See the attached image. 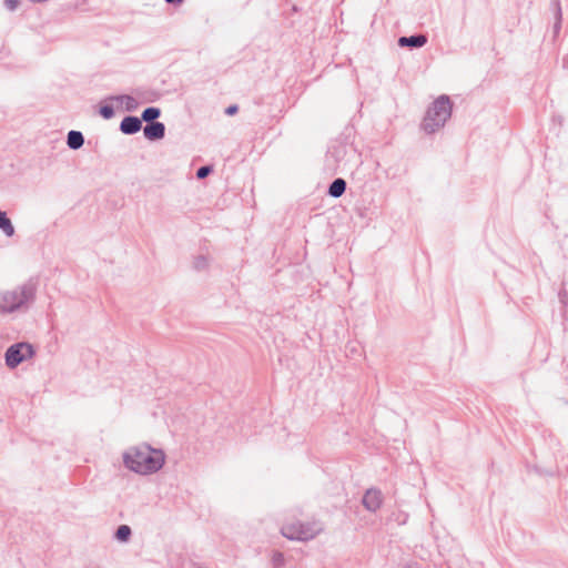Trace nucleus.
<instances>
[{"label": "nucleus", "mask_w": 568, "mask_h": 568, "mask_svg": "<svg viewBox=\"0 0 568 568\" xmlns=\"http://www.w3.org/2000/svg\"><path fill=\"white\" fill-rule=\"evenodd\" d=\"M284 561H285V559H284V556H283V554H282V552H280V551H275V552L273 554V556H272V562H273L274 567H281V566H283V565H284Z\"/></svg>", "instance_id": "6ab92c4d"}, {"label": "nucleus", "mask_w": 568, "mask_h": 568, "mask_svg": "<svg viewBox=\"0 0 568 568\" xmlns=\"http://www.w3.org/2000/svg\"><path fill=\"white\" fill-rule=\"evenodd\" d=\"M237 112V105H230L226 110H225V113L227 115H233Z\"/></svg>", "instance_id": "4be33fe9"}, {"label": "nucleus", "mask_w": 568, "mask_h": 568, "mask_svg": "<svg viewBox=\"0 0 568 568\" xmlns=\"http://www.w3.org/2000/svg\"><path fill=\"white\" fill-rule=\"evenodd\" d=\"M212 172V168L209 165H204L197 169L196 178L202 180L205 179Z\"/></svg>", "instance_id": "aec40b11"}, {"label": "nucleus", "mask_w": 568, "mask_h": 568, "mask_svg": "<svg viewBox=\"0 0 568 568\" xmlns=\"http://www.w3.org/2000/svg\"><path fill=\"white\" fill-rule=\"evenodd\" d=\"M562 63H564V65H565V67H567V65H568V57H565V58H564Z\"/></svg>", "instance_id": "b1692460"}, {"label": "nucleus", "mask_w": 568, "mask_h": 568, "mask_svg": "<svg viewBox=\"0 0 568 568\" xmlns=\"http://www.w3.org/2000/svg\"><path fill=\"white\" fill-rule=\"evenodd\" d=\"M0 230L7 235L12 236L14 234V227L8 219L6 212L0 210Z\"/></svg>", "instance_id": "ddd939ff"}, {"label": "nucleus", "mask_w": 568, "mask_h": 568, "mask_svg": "<svg viewBox=\"0 0 568 568\" xmlns=\"http://www.w3.org/2000/svg\"><path fill=\"white\" fill-rule=\"evenodd\" d=\"M34 349L31 344L27 342L16 343L8 347L4 354L6 365L13 369L18 367L22 362L32 358Z\"/></svg>", "instance_id": "39448f33"}, {"label": "nucleus", "mask_w": 568, "mask_h": 568, "mask_svg": "<svg viewBox=\"0 0 568 568\" xmlns=\"http://www.w3.org/2000/svg\"><path fill=\"white\" fill-rule=\"evenodd\" d=\"M346 190V182L338 178V179H335L329 187H328V194L333 197H339L344 194Z\"/></svg>", "instance_id": "f8f14e48"}, {"label": "nucleus", "mask_w": 568, "mask_h": 568, "mask_svg": "<svg viewBox=\"0 0 568 568\" xmlns=\"http://www.w3.org/2000/svg\"><path fill=\"white\" fill-rule=\"evenodd\" d=\"M131 528L128 525H121L115 531V538L119 541H128L131 536Z\"/></svg>", "instance_id": "dca6fc26"}, {"label": "nucleus", "mask_w": 568, "mask_h": 568, "mask_svg": "<svg viewBox=\"0 0 568 568\" xmlns=\"http://www.w3.org/2000/svg\"><path fill=\"white\" fill-rule=\"evenodd\" d=\"M555 6H556V21L554 23V33L555 36H557L559 32H560V29H561V8H560V3L558 0H556L555 2Z\"/></svg>", "instance_id": "f3484780"}, {"label": "nucleus", "mask_w": 568, "mask_h": 568, "mask_svg": "<svg viewBox=\"0 0 568 568\" xmlns=\"http://www.w3.org/2000/svg\"><path fill=\"white\" fill-rule=\"evenodd\" d=\"M161 115V110L155 106L146 108L141 115V122L145 121L146 123L156 122L155 120Z\"/></svg>", "instance_id": "4468645a"}, {"label": "nucleus", "mask_w": 568, "mask_h": 568, "mask_svg": "<svg viewBox=\"0 0 568 568\" xmlns=\"http://www.w3.org/2000/svg\"><path fill=\"white\" fill-rule=\"evenodd\" d=\"M362 503H363V506L368 511H373V513L376 511L377 509H379V507L383 503V496H382L381 490L375 489V488L367 489L363 496Z\"/></svg>", "instance_id": "423d86ee"}, {"label": "nucleus", "mask_w": 568, "mask_h": 568, "mask_svg": "<svg viewBox=\"0 0 568 568\" xmlns=\"http://www.w3.org/2000/svg\"><path fill=\"white\" fill-rule=\"evenodd\" d=\"M110 100L120 101L128 112L135 111L139 106L136 99L128 94L111 97Z\"/></svg>", "instance_id": "9d476101"}, {"label": "nucleus", "mask_w": 568, "mask_h": 568, "mask_svg": "<svg viewBox=\"0 0 568 568\" xmlns=\"http://www.w3.org/2000/svg\"><path fill=\"white\" fill-rule=\"evenodd\" d=\"M142 128V122L136 116H125L120 123V130L122 133L131 135L138 133Z\"/></svg>", "instance_id": "6e6552de"}, {"label": "nucleus", "mask_w": 568, "mask_h": 568, "mask_svg": "<svg viewBox=\"0 0 568 568\" xmlns=\"http://www.w3.org/2000/svg\"><path fill=\"white\" fill-rule=\"evenodd\" d=\"M122 458L128 469L140 475L154 474L159 471L165 463L163 450L152 448L146 444L128 448L123 453Z\"/></svg>", "instance_id": "f257e3e1"}, {"label": "nucleus", "mask_w": 568, "mask_h": 568, "mask_svg": "<svg viewBox=\"0 0 568 568\" xmlns=\"http://www.w3.org/2000/svg\"><path fill=\"white\" fill-rule=\"evenodd\" d=\"M426 42H427V38L424 34L400 37L398 39V44L400 47L422 48L424 44H426Z\"/></svg>", "instance_id": "1a4fd4ad"}, {"label": "nucleus", "mask_w": 568, "mask_h": 568, "mask_svg": "<svg viewBox=\"0 0 568 568\" xmlns=\"http://www.w3.org/2000/svg\"><path fill=\"white\" fill-rule=\"evenodd\" d=\"M452 115V103L447 95H440L428 108L422 128L427 133L442 129Z\"/></svg>", "instance_id": "7ed1b4c3"}, {"label": "nucleus", "mask_w": 568, "mask_h": 568, "mask_svg": "<svg viewBox=\"0 0 568 568\" xmlns=\"http://www.w3.org/2000/svg\"><path fill=\"white\" fill-rule=\"evenodd\" d=\"M183 0H165V2L173 4V3H182Z\"/></svg>", "instance_id": "5701e85b"}, {"label": "nucleus", "mask_w": 568, "mask_h": 568, "mask_svg": "<svg viewBox=\"0 0 568 568\" xmlns=\"http://www.w3.org/2000/svg\"><path fill=\"white\" fill-rule=\"evenodd\" d=\"M84 143L83 134L80 131H70L67 138V144L71 150L80 149Z\"/></svg>", "instance_id": "9b49d317"}, {"label": "nucleus", "mask_w": 568, "mask_h": 568, "mask_svg": "<svg viewBox=\"0 0 568 568\" xmlns=\"http://www.w3.org/2000/svg\"><path fill=\"white\" fill-rule=\"evenodd\" d=\"M100 114L108 120L114 115V110L111 105H102L100 108Z\"/></svg>", "instance_id": "a211bd4d"}, {"label": "nucleus", "mask_w": 568, "mask_h": 568, "mask_svg": "<svg viewBox=\"0 0 568 568\" xmlns=\"http://www.w3.org/2000/svg\"><path fill=\"white\" fill-rule=\"evenodd\" d=\"M144 136L150 141L161 140L165 135V125L162 122L148 123L143 128Z\"/></svg>", "instance_id": "0eeeda50"}, {"label": "nucleus", "mask_w": 568, "mask_h": 568, "mask_svg": "<svg viewBox=\"0 0 568 568\" xmlns=\"http://www.w3.org/2000/svg\"><path fill=\"white\" fill-rule=\"evenodd\" d=\"M210 266V258L206 255H197L193 260V267L196 271L207 270Z\"/></svg>", "instance_id": "2eb2a0df"}, {"label": "nucleus", "mask_w": 568, "mask_h": 568, "mask_svg": "<svg viewBox=\"0 0 568 568\" xmlns=\"http://www.w3.org/2000/svg\"><path fill=\"white\" fill-rule=\"evenodd\" d=\"M323 529V524L316 519L307 521L294 520L284 524L281 528V534L290 540L308 541L318 536Z\"/></svg>", "instance_id": "20e7f679"}, {"label": "nucleus", "mask_w": 568, "mask_h": 568, "mask_svg": "<svg viewBox=\"0 0 568 568\" xmlns=\"http://www.w3.org/2000/svg\"><path fill=\"white\" fill-rule=\"evenodd\" d=\"M19 0H6L4 6L9 11H14L19 6Z\"/></svg>", "instance_id": "412c9836"}, {"label": "nucleus", "mask_w": 568, "mask_h": 568, "mask_svg": "<svg viewBox=\"0 0 568 568\" xmlns=\"http://www.w3.org/2000/svg\"><path fill=\"white\" fill-rule=\"evenodd\" d=\"M37 283L29 280L12 288L0 290V315L7 316L29 310L36 298Z\"/></svg>", "instance_id": "f03ea898"}]
</instances>
